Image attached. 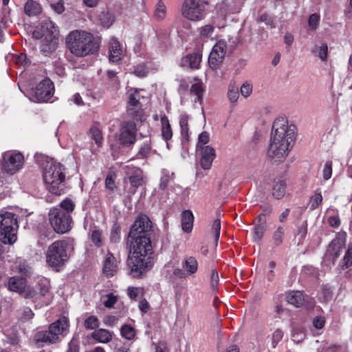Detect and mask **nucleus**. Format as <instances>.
<instances>
[{"label": "nucleus", "mask_w": 352, "mask_h": 352, "mask_svg": "<svg viewBox=\"0 0 352 352\" xmlns=\"http://www.w3.org/2000/svg\"><path fill=\"white\" fill-rule=\"evenodd\" d=\"M296 140V127L284 118H276L272 127L267 156L275 162L284 161Z\"/></svg>", "instance_id": "1"}, {"label": "nucleus", "mask_w": 352, "mask_h": 352, "mask_svg": "<svg viewBox=\"0 0 352 352\" xmlns=\"http://www.w3.org/2000/svg\"><path fill=\"white\" fill-rule=\"evenodd\" d=\"M131 239L128 265L131 269V274L135 278H139L153 266V260L150 256L153 248L150 238L146 235Z\"/></svg>", "instance_id": "2"}, {"label": "nucleus", "mask_w": 352, "mask_h": 352, "mask_svg": "<svg viewBox=\"0 0 352 352\" xmlns=\"http://www.w3.org/2000/svg\"><path fill=\"white\" fill-rule=\"evenodd\" d=\"M100 37L82 30L71 31L66 36V46L76 57L94 54L100 47Z\"/></svg>", "instance_id": "3"}, {"label": "nucleus", "mask_w": 352, "mask_h": 352, "mask_svg": "<svg viewBox=\"0 0 352 352\" xmlns=\"http://www.w3.org/2000/svg\"><path fill=\"white\" fill-rule=\"evenodd\" d=\"M43 178L47 189L51 193L60 195L65 179L64 166L54 159H50L43 164Z\"/></svg>", "instance_id": "4"}, {"label": "nucleus", "mask_w": 352, "mask_h": 352, "mask_svg": "<svg viewBox=\"0 0 352 352\" xmlns=\"http://www.w3.org/2000/svg\"><path fill=\"white\" fill-rule=\"evenodd\" d=\"M69 245V242L65 240H58L52 243L46 252L47 263L54 267L63 265L69 258L67 254Z\"/></svg>", "instance_id": "5"}, {"label": "nucleus", "mask_w": 352, "mask_h": 352, "mask_svg": "<svg viewBox=\"0 0 352 352\" xmlns=\"http://www.w3.org/2000/svg\"><path fill=\"white\" fill-rule=\"evenodd\" d=\"M69 327L68 320L62 318L51 324L48 330L37 333L36 340L37 343L54 344L60 341L61 335Z\"/></svg>", "instance_id": "6"}, {"label": "nucleus", "mask_w": 352, "mask_h": 352, "mask_svg": "<svg viewBox=\"0 0 352 352\" xmlns=\"http://www.w3.org/2000/svg\"><path fill=\"white\" fill-rule=\"evenodd\" d=\"M208 3L207 0H184L182 14L190 21H201L206 16Z\"/></svg>", "instance_id": "7"}, {"label": "nucleus", "mask_w": 352, "mask_h": 352, "mask_svg": "<svg viewBox=\"0 0 352 352\" xmlns=\"http://www.w3.org/2000/svg\"><path fill=\"white\" fill-rule=\"evenodd\" d=\"M54 86L50 78L41 80L35 87L28 93V98L34 102H46L53 96Z\"/></svg>", "instance_id": "8"}, {"label": "nucleus", "mask_w": 352, "mask_h": 352, "mask_svg": "<svg viewBox=\"0 0 352 352\" xmlns=\"http://www.w3.org/2000/svg\"><path fill=\"white\" fill-rule=\"evenodd\" d=\"M24 164V157L20 152L8 151L2 155L1 166L2 170L10 175L19 172Z\"/></svg>", "instance_id": "9"}, {"label": "nucleus", "mask_w": 352, "mask_h": 352, "mask_svg": "<svg viewBox=\"0 0 352 352\" xmlns=\"http://www.w3.org/2000/svg\"><path fill=\"white\" fill-rule=\"evenodd\" d=\"M50 289V280L38 276L35 278L33 286L28 285L24 291V297L26 298H38L45 296Z\"/></svg>", "instance_id": "10"}, {"label": "nucleus", "mask_w": 352, "mask_h": 352, "mask_svg": "<svg viewBox=\"0 0 352 352\" xmlns=\"http://www.w3.org/2000/svg\"><path fill=\"white\" fill-rule=\"evenodd\" d=\"M136 124L133 121H123L119 129L118 140L123 146L129 147L136 141Z\"/></svg>", "instance_id": "11"}, {"label": "nucleus", "mask_w": 352, "mask_h": 352, "mask_svg": "<svg viewBox=\"0 0 352 352\" xmlns=\"http://www.w3.org/2000/svg\"><path fill=\"white\" fill-rule=\"evenodd\" d=\"M61 208H53L49 212V220H71L70 213L75 208L74 203L69 199H65L60 204Z\"/></svg>", "instance_id": "12"}, {"label": "nucleus", "mask_w": 352, "mask_h": 352, "mask_svg": "<svg viewBox=\"0 0 352 352\" xmlns=\"http://www.w3.org/2000/svg\"><path fill=\"white\" fill-rule=\"evenodd\" d=\"M18 221H0V241L4 244H13L17 239Z\"/></svg>", "instance_id": "13"}, {"label": "nucleus", "mask_w": 352, "mask_h": 352, "mask_svg": "<svg viewBox=\"0 0 352 352\" xmlns=\"http://www.w3.org/2000/svg\"><path fill=\"white\" fill-rule=\"evenodd\" d=\"M226 42L219 41L213 47L208 58V64L212 69H217L223 62L226 53Z\"/></svg>", "instance_id": "14"}, {"label": "nucleus", "mask_w": 352, "mask_h": 352, "mask_svg": "<svg viewBox=\"0 0 352 352\" xmlns=\"http://www.w3.org/2000/svg\"><path fill=\"white\" fill-rule=\"evenodd\" d=\"M140 94L135 89H131L128 101V113L135 120H142V109L140 103Z\"/></svg>", "instance_id": "15"}, {"label": "nucleus", "mask_w": 352, "mask_h": 352, "mask_svg": "<svg viewBox=\"0 0 352 352\" xmlns=\"http://www.w3.org/2000/svg\"><path fill=\"white\" fill-rule=\"evenodd\" d=\"M344 246L345 239L342 237H336L329 244L324 259L331 261L332 264H334L335 260L340 255V252L343 250Z\"/></svg>", "instance_id": "16"}, {"label": "nucleus", "mask_w": 352, "mask_h": 352, "mask_svg": "<svg viewBox=\"0 0 352 352\" xmlns=\"http://www.w3.org/2000/svg\"><path fill=\"white\" fill-rule=\"evenodd\" d=\"M197 151L199 152L201 155L200 165L201 168L204 170L210 169L212 162L216 157V152L214 148L210 146H201Z\"/></svg>", "instance_id": "17"}, {"label": "nucleus", "mask_w": 352, "mask_h": 352, "mask_svg": "<svg viewBox=\"0 0 352 352\" xmlns=\"http://www.w3.org/2000/svg\"><path fill=\"white\" fill-rule=\"evenodd\" d=\"M152 227V221H134L131 227L129 236L130 238L142 237V235L148 236Z\"/></svg>", "instance_id": "18"}, {"label": "nucleus", "mask_w": 352, "mask_h": 352, "mask_svg": "<svg viewBox=\"0 0 352 352\" xmlns=\"http://www.w3.org/2000/svg\"><path fill=\"white\" fill-rule=\"evenodd\" d=\"M123 55L122 47L118 40L112 37L109 41V60L117 63L121 60Z\"/></svg>", "instance_id": "19"}, {"label": "nucleus", "mask_w": 352, "mask_h": 352, "mask_svg": "<svg viewBox=\"0 0 352 352\" xmlns=\"http://www.w3.org/2000/svg\"><path fill=\"white\" fill-rule=\"evenodd\" d=\"M201 61V54L199 52L190 54L182 58L181 65L192 69H198Z\"/></svg>", "instance_id": "20"}, {"label": "nucleus", "mask_w": 352, "mask_h": 352, "mask_svg": "<svg viewBox=\"0 0 352 352\" xmlns=\"http://www.w3.org/2000/svg\"><path fill=\"white\" fill-rule=\"evenodd\" d=\"M127 174L129 175V182L135 189L144 184L143 172L140 168L133 167L129 169Z\"/></svg>", "instance_id": "21"}, {"label": "nucleus", "mask_w": 352, "mask_h": 352, "mask_svg": "<svg viewBox=\"0 0 352 352\" xmlns=\"http://www.w3.org/2000/svg\"><path fill=\"white\" fill-rule=\"evenodd\" d=\"M118 261L113 255L108 252L105 256V259L103 265V272L107 276H112L117 272Z\"/></svg>", "instance_id": "22"}, {"label": "nucleus", "mask_w": 352, "mask_h": 352, "mask_svg": "<svg viewBox=\"0 0 352 352\" xmlns=\"http://www.w3.org/2000/svg\"><path fill=\"white\" fill-rule=\"evenodd\" d=\"M58 44V37L45 36L41 42V52L47 56L56 50Z\"/></svg>", "instance_id": "23"}, {"label": "nucleus", "mask_w": 352, "mask_h": 352, "mask_svg": "<svg viewBox=\"0 0 352 352\" xmlns=\"http://www.w3.org/2000/svg\"><path fill=\"white\" fill-rule=\"evenodd\" d=\"M27 287L25 278L13 276L9 279L8 289L10 291L19 292L24 296V291Z\"/></svg>", "instance_id": "24"}, {"label": "nucleus", "mask_w": 352, "mask_h": 352, "mask_svg": "<svg viewBox=\"0 0 352 352\" xmlns=\"http://www.w3.org/2000/svg\"><path fill=\"white\" fill-rule=\"evenodd\" d=\"M40 25L41 26V30H43L45 35L58 37L59 32L58 28L51 20L48 19H45L41 21Z\"/></svg>", "instance_id": "25"}, {"label": "nucleus", "mask_w": 352, "mask_h": 352, "mask_svg": "<svg viewBox=\"0 0 352 352\" xmlns=\"http://www.w3.org/2000/svg\"><path fill=\"white\" fill-rule=\"evenodd\" d=\"M41 5L36 1L28 0L24 5V12L29 16H36L41 12Z\"/></svg>", "instance_id": "26"}, {"label": "nucleus", "mask_w": 352, "mask_h": 352, "mask_svg": "<svg viewBox=\"0 0 352 352\" xmlns=\"http://www.w3.org/2000/svg\"><path fill=\"white\" fill-rule=\"evenodd\" d=\"M162 125V135L165 141L170 140L173 137V130L168 117L164 115L160 119Z\"/></svg>", "instance_id": "27"}, {"label": "nucleus", "mask_w": 352, "mask_h": 352, "mask_svg": "<svg viewBox=\"0 0 352 352\" xmlns=\"http://www.w3.org/2000/svg\"><path fill=\"white\" fill-rule=\"evenodd\" d=\"M189 116L187 114H182L179 116V126L182 138L186 142L189 141V127H188Z\"/></svg>", "instance_id": "28"}, {"label": "nucleus", "mask_w": 352, "mask_h": 352, "mask_svg": "<svg viewBox=\"0 0 352 352\" xmlns=\"http://www.w3.org/2000/svg\"><path fill=\"white\" fill-rule=\"evenodd\" d=\"M72 221H50L52 232L65 234L72 229Z\"/></svg>", "instance_id": "29"}, {"label": "nucleus", "mask_w": 352, "mask_h": 352, "mask_svg": "<svg viewBox=\"0 0 352 352\" xmlns=\"http://www.w3.org/2000/svg\"><path fill=\"white\" fill-rule=\"evenodd\" d=\"M182 265L188 275L193 274L197 271V261L195 258L192 256L186 258L182 262Z\"/></svg>", "instance_id": "30"}, {"label": "nucleus", "mask_w": 352, "mask_h": 352, "mask_svg": "<svg viewBox=\"0 0 352 352\" xmlns=\"http://www.w3.org/2000/svg\"><path fill=\"white\" fill-rule=\"evenodd\" d=\"M287 302L295 307H300L304 302V296L300 291H293L287 295Z\"/></svg>", "instance_id": "31"}, {"label": "nucleus", "mask_w": 352, "mask_h": 352, "mask_svg": "<svg viewBox=\"0 0 352 352\" xmlns=\"http://www.w3.org/2000/svg\"><path fill=\"white\" fill-rule=\"evenodd\" d=\"M286 182L284 179H278L275 182L273 187V196L276 199H281L285 195Z\"/></svg>", "instance_id": "32"}, {"label": "nucleus", "mask_w": 352, "mask_h": 352, "mask_svg": "<svg viewBox=\"0 0 352 352\" xmlns=\"http://www.w3.org/2000/svg\"><path fill=\"white\" fill-rule=\"evenodd\" d=\"M311 52L318 56L321 60L327 61L328 56V46L326 43H322L320 45H315L311 50Z\"/></svg>", "instance_id": "33"}, {"label": "nucleus", "mask_w": 352, "mask_h": 352, "mask_svg": "<svg viewBox=\"0 0 352 352\" xmlns=\"http://www.w3.org/2000/svg\"><path fill=\"white\" fill-rule=\"evenodd\" d=\"M92 337L94 339L98 340L100 342H108L111 340V333L103 329H100L92 333Z\"/></svg>", "instance_id": "34"}, {"label": "nucleus", "mask_w": 352, "mask_h": 352, "mask_svg": "<svg viewBox=\"0 0 352 352\" xmlns=\"http://www.w3.org/2000/svg\"><path fill=\"white\" fill-rule=\"evenodd\" d=\"M38 230L40 236L52 239L54 237L53 232L50 221H43L38 226Z\"/></svg>", "instance_id": "35"}, {"label": "nucleus", "mask_w": 352, "mask_h": 352, "mask_svg": "<svg viewBox=\"0 0 352 352\" xmlns=\"http://www.w3.org/2000/svg\"><path fill=\"white\" fill-rule=\"evenodd\" d=\"M195 81H196V82L192 85L190 88V93L197 96L195 102H201L204 93L203 84L202 82L197 78H195Z\"/></svg>", "instance_id": "36"}, {"label": "nucleus", "mask_w": 352, "mask_h": 352, "mask_svg": "<svg viewBox=\"0 0 352 352\" xmlns=\"http://www.w3.org/2000/svg\"><path fill=\"white\" fill-rule=\"evenodd\" d=\"M266 230V224L265 222L256 223L253 229L252 239L254 242H259Z\"/></svg>", "instance_id": "37"}, {"label": "nucleus", "mask_w": 352, "mask_h": 352, "mask_svg": "<svg viewBox=\"0 0 352 352\" xmlns=\"http://www.w3.org/2000/svg\"><path fill=\"white\" fill-rule=\"evenodd\" d=\"M306 334L305 329L301 326H296L294 327L292 334V338L296 343H300L305 340Z\"/></svg>", "instance_id": "38"}, {"label": "nucleus", "mask_w": 352, "mask_h": 352, "mask_svg": "<svg viewBox=\"0 0 352 352\" xmlns=\"http://www.w3.org/2000/svg\"><path fill=\"white\" fill-rule=\"evenodd\" d=\"M15 207L4 208L0 210V217L3 220H17Z\"/></svg>", "instance_id": "39"}, {"label": "nucleus", "mask_w": 352, "mask_h": 352, "mask_svg": "<svg viewBox=\"0 0 352 352\" xmlns=\"http://www.w3.org/2000/svg\"><path fill=\"white\" fill-rule=\"evenodd\" d=\"M91 138L95 141L98 146H101L102 144V135L101 130L97 126H92L89 130Z\"/></svg>", "instance_id": "40"}, {"label": "nucleus", "mask_w": 352, "mask_h": 352, "mask_svg": "<svg viewBox=\"0 0 352 352\" xmlns=\"http://www.w3.org/2000/svg\"><path fill=\"white\" fill-rule=\"evenodd\" d=\"M166 13V8L164 3L160 0L156 4V8L154 12V16L157 20H162L165 18Z\"/></svg>", "instance_id": "41"}, {"label": "nucleus", "mask_w": 352, "mask_h": 352, "mask_svg": "<svg viewBox=\"0 0 352 352\" xmlns=\"http://www.w3.org/2000/svg\"><path fill=\"white\" fill-rule=\"evenodd\" d=\"M284 336V332L280 329H276L272 334L271 345L273 349H275L277 344L281 341Z\"/></svg>", "instance_id": "42"}, {"label": "nucleus", "mask_w": 352, "mask_h": 352, "mask_svg": "<svg viewBox=\"0 0 352 352\" xmlns=\"http://www.w3.org/2000/svg\"><path fill=\"white\" fill-rule=\"evenodd\" d=\"M162 174L160 188L164 190L167 187L168 184L172 179L173 173H170L169 170L164 169L162 171Z\"/></svg>", "instance_id": "43"}, {"label": "nucleus", "mask_w": 352, "mask_h": 352, "mask_svg": "<svg viewBox=\"0 0 352 352\" xmlns=\"http://www.w3.org/2000/svg\"><path fill=\"white\" fill-rule=\"evenodd\" d=\"M239 87L234 85H230L228 91V97L230 102H236L239 98Z\"/></svg>", "instance_id": "44"}, {"label": "nucleus", "mask_w": 352, "mask_h": 352, "mask_svg": "<svg viewBox=\"0 0 352 352\" xmlns=\"http://www.w3.org/2000/svg\"><path fill=\"white\" fill-rule=\"evenodd\" d=\"M322 196L320 192H315L309 200L310 208L314 210L322 203Z\"/></svg>", "instance_id": "45"}, {"label": "nucleus", "mask_w": 352, "mask_h": 352, "mask_svg": "<svg viewBox=\"0 0 352 352\" xmlns=\"http://www.w3.org/2000/svg\"><path fill=\"white\" fill-rule=\"evenodd\" d=\"M150 68L144 63L139 64L135 67L134 74L138 77L143 78L147 76Z\"/></svg>", "instance_id": "46"}, {"label": "nucleus", "mask_w": 352, "mask_h": 352, "mask_svg": "<svg viewBox=\"0 0 352 352\" xmlns=\"http://www.w3.org/2000/svg\"><path fill=\"white\" fill-rule=\"evenodd\" d=\"M352 265V246L349 247L341 263L342 269H346Z\"/></svg>", "instance_id": "47"}, {"label": "nucleus", "mask_w": 352, "mask_h": 352, "mask_svg": "<svg viewBox=\"0 0 352 352\" xmlns=\"http://www.w3.org/2000/svg\"><path fill=\"white\" fill-rule=\"evenodd\" d=\"M127 294L133 300H136L142 297L144 294V290L141 287H129L127 288Z\"/></svg>", "instance_id": "48"}, {"label": "nucleus", "mask_w": 352, "mask_h": 352, "mask_svg": "<svg viewBox=\"0 0 352 352\" xmlns=\"http://www.w3.org/2000/svg\"><path fill=\"white\" fill-rule=\"evenodd\" d=\"M84 326L87 329H94L99 326V321L94 316H91L85 319Z\"/></svg>", "instance_id": "49"}, {"label": "nucleus", "mask_w": 352, "mask_h": 352, "mask_svg": "<svg viewBox=\"0 0 352 352\" xmlns=\"http://www.w3.org/2000/svg\"><path fill=\"white\" fill-rule=\"evenodd\" d=\"M214 28L212 25H206L199 29V34L201 37L208 38L212 36Z\"/></svg>", "instance_id": "50"}, {"label": "nucleus", "mask_w": 352, "mask_h": 352, "mask_svg": "<svg viewBox=\"0 0 352 352\" xmlns=\"http://www.w3.org/2000/svg\"><path fill=\"white\" fill-rule=\"evenodd\" d=\"M210 140L209 133L206 131L201 133L198 138V142L197 145V150L199 149L201 146H207L206 145Z\"/></svg>", "instance_id": "51"}, {"label": "nucleus", "mask_w": 352, "mask_h": 352, "mask_svg": "<svg viewBox=\"0 0 352 352\" xmlns=\"http://www.w3.org/2000/svg\"><path fill=\"white\" fill-rule=\"evenodd\" d=\"M272 208L270 205L265 204L261 208V212L258 215V220H264L270 217Z\"/></svg>", "instance_id": "52"}, {"label": "nucleus", "mask_w": 352, "mask_h": 352, "mask_svg": "<svg viewBox=\"0 0 352 352\" xmlns=\"http://www.w3.org/2000/svg\"><path fill=\"white\" fill-rule=\"evenodd\" d=\"M118 298L113 294H109L103 297V305L108 308L113 307L117 302Z\"/></svg>", "instance_id": "53"}, {"label": "nucleus", "mask_w": 352, "mask_h": 352, "mask_svg": "<svg viewBox=\"0 0 352 352\" xmlns=\"http://www.w3.org/2000/svg\"><path fill=\"white\" fill-rule=\"evenodd\" d=\"M121 334L124 338L131 340L135 336L134 329L130 325L125 324L121 329Z\"/></svg>", "instance_id": "54"}, {"label": "nucleus", "mask_w": 352, "mask_h": 352, "mask_svg": "<svg viewBox=\"0 0 352 352\" xmlns=\"http://www.w3.org/2000/svg\"><path fill=\"white\" fill-rule=\"evenodd\" d=\"M320 17L318 14H312L309 16L308 19V24L309 28L314 30H316L318 27L320 23Z\"/></svg>", "instance_id": "55"}, {"label": "nucleus", "mask_w": 352, "mask_h": 352, "mask_svg": "<svg viewBox=\"0 0 352 352\" xmlns=\"http://www.w3.org/2000/svg\"><path fill=\"white\" fill-rule=\"evenodd\" d=\"M151 151V146L150 143L145 142L140 148L138 155L141 158L147 157L150 155Z\"/></svg>", "instance_id": "56"}, {"label": "nucleus", "mask_w": 352, "mask_h": 352, "mask_svg": "<svg viewBox=\"0 0 352 352\" xmlns=\"http://www.w3.org/2000/svg\"><path fill=\"white\" fill-rule=\"evenodd\" d=\"M51 8L56 14H60L65 11L63 0H58L57 2H50Z\"/></svg>", "instance_id": "57"}, {"label": "nucleus", "mask_w": 352, "mask_h": 352, "mask_svg": "<svg viewBox=\"0 0 352 352\" xmlns=\"http://www.w3.org/2000/svg\"><path fill=\"white\" fill-rule=\"evenodd\" d=\"M252 85L248 82H245L243 83V85L241 86V94L244 98H248L252 94Z\"/></svg>", "instance_id": "58"}, {"label": "nucleus", "mask_w": 352, "mask_h": 352, "mask_svg": "<svg viewBox=\"0 0 352 352\" xmlns=\"http://www.w3.org/2000/svg\"><path fill=\"white\" fill-rule=\"evenodd\" d=\"M219 283L218 272L216 270H212L210 274V286L212 290H216Z\"/></svg>", "instance_id": "59"}, {"label": "nucleus", "mask_w": 352, "mask_h": 352, "mask_svg": "<svg viewBox=\"0 0 352 352\" xmlns=\"http://www.w3.org/2000/svg\"><path fill=\"white\" fill-rule=\"evenodd\" d=\"M323 178L328 180L332 175V162H327L322 170Z\"/></svg>", "instance_id": "60"}, {"label": "nucleus", "mask_w": 352, "mask_h": 352, "mask_svg": "<svg viewBox=\"0 0 352 352\" xmlns=\"http://www.w3.org/2000/svg\"><path fill=\"white\" fill-rule=\"evenodd\" d=\"M221 230V221H214L212 226V231L214 235L215 245H217V242L220 236Z\"/></svg>", "instance_id": "61"}, {"label": "nucleus", "mask_w": 352, "mask_h": 352, "mask_svg": "<svg viewBox=\"0 0 352 352\" xmlns=\"http://www.w3.org/2000/svg\"><path fill=\"white\" fill-rule=\"evenodd\" d=\"M15 212L17 220L28 217L32 212H28V210L15 207Z\"/></svg>", "instance_id": "62"}, {"label": "nucleus", "mask_w": 352, "mask_h": 352, "mask_svg": "<svg viewBox=\"0 0 352 352\" xmlns=\"http://www.w3.org/2000/svg\"><path fill=\"white\" fill-rule=\"evenodd\" d=\"M78 340L76 338H73L68 344V349L66 352H79Z\"/></svg>", "instance_id": "63"}, {"label": "nucleus", "mask_w": 352, "mask_h": 352, "mask_svg": "<svg viewBox=\"0 0 352 352\" xmlns=\"http://www.w3.org/2000/svg\"><path fill=\"white\" fill-rule=\"evenodd\" d=\"M91 241L97 246H101L102 245V234L98 230L93 231L91 234Z\"/></svg>", "instance_id": "64"}]
</instances>
